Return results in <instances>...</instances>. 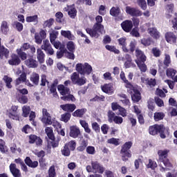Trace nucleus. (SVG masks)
Returning <instances> with one entry per match:
<instances>
[{"mask_svg": "<svg viewBox=\"0 0 177 177\" xmlns=\"http://www.w3.org/2000/svg\"><path fill=\"white\" fill-rule=\"evenodd\" d=\"M149 133L153 136L159 133L161 139H165L166 133H169V128L165 127L164 124H156L149 127Z\"/></svg>", "mask_w": 177, "mask_h": 177, "instance_id": "obj_1", "label": "nucleus"}, {"mask_svg": "<svg viewBox=\"0 0 177 177\" xmlns=\"http://www.w3.org/2000/svg\"><path fill=\"white\" fill-rule=\"evenodd\" d=\"M132 146H133V142L129 141L126 142L121 147L120 153L121 154V158L124 162H127L132 157V151H131Z\"/></svg>", "mask_w": 177, "mask_h": 177, "instance_id": "obj_2", "label": "nucleus"}, {"mask_svg": "<svg viewBox=\"0 0 177 177\" xmlns=\"http://www.w3.org/2000/svg\"><path fill=\"white\" fill-rule=\"evenodd\" d=\"M86 31L91 38H99L100 37V34H103V31H104V26L102 24H95L93 25V28H86Z\"/></svg>", "mask_w": 177, "mask_h": 177, "instance_id": "obj_3", "label": "nucleus"}, {"mask_svg": "<svg viewBox=\"0 0 177 177\" xmlns=\"http://www.w3.org/2000/svg\"><path fill=\"white\" fill-rule=\"evenodd\" d=\"M127 88L128 93L131 96V100L133 103H138V102L142 100V95L140 94L138 85L133 86L131 84Z\"/></svg>", "mask_w": 177, "mask_h": 177, "instance_id": "obj_4", "label": "nucleus"}, {"mask_svg": "<svg viewBox=\"0 0 177 177\" xmlns=\"http://www.w3.org/2000/svg\"><path fill=\"white\" fill-rule=\"evenodd\" d=\"M168 153H169V149L158 150V161L162 162L167 168H172V163H171L168 158Z\"/></svg>", "mask_w": 177, "mask_h": 177, "instance_id": "obj_5", "label": "nucleus"}, {"mask_svg": "<svg viewBox=\"0 0 177 177\" xmlns=\"http://www.w3.org/2000/svg\"><path fill=\"white\" fill-rule=\"evenodd\" d=\"M76 70L79 72L82 75H89L93 69L92 68V66H91L88 63H84V65L82 64H76Z\"/></svg>", "mask_w": 177, "mask_h": 177, "instance_id": "obj_6", "label": "nucleus"}, {"mask_svg": "<svg viewBox=\"0 0 177 177\" xmlns=\"http://www.w3.org/2000/svg\"><path fill=\"white\" fill-rule=\"evenodd\" d=\"M71 80L74 85H78L79 86H82V85L86 84V78L80 77V74L77 72L73 73L71 75Z\"/></svg>", "mask_w": 177, "mask_h": 177, "instance_id": "obj_7", "label": "nucleus"}, {"mask_svg": "<svg viewBox=\"0 0 177 177\" xmlns=\"http://www.w3.org/2000/svg\"><path fill=\"white\" fill-rule=\"evenodd\" d=\"M109 122H114L120 125L124 122V119L121 116L115 115V113L113 111H109L107 113Z\"/></svg>", "mask_w": 177, "mask_h": 177, "instance_id": "obj_8", "label": "nucleus"}, {"mask_svg": "<svg viewBox=\"0 0 177 177\" xmlns=\"http://www.w3.org/2000/svg\"><path fill=\"white\" fill-rule=\"evenodd\" d=\"M41 122H44L46 125H52V116H50V113L48 112V109H42V118Z\"/></svg>", "mask_w": 177, "mask_h": 177, "instance_id": "obj_9", "label": "nucleus"}, {"mask_svg": "<svg viewBox=\"0 0 177 177\" xmlns=\"http://www.w3.org/2000/svg\"><path fill=\"white\" fill-rule=\"evenodd\" d=\"M126 13L132 17H139L143 15V12H142L139 9L131 6L126 7Z\"/></svg>", "mask_w": 177, "mask_h": 177, "instance_id": "obj_10", "label": "nucleus"}, {"mask_svg": "<svg viewBox=\"0 0 177 177\" xmlns=\"http://www.w3.org/2000/svg\"><path fill=\"white\" fill-rule=\"evenodd\" d=\"M24 63L28 68H37L38 67V62L34 59V55H29Z\"/></svg>", "mask_w": 177, "mask_h": 177, "instance_id": "obj_11", "label": "nucleus"}, {"mask_svg": "<svg viewBox=\"0 0 177 177\" xmlns=\"http://www.w3.org/2000/svg\"><path fill=\"white\" fill-rule=\"evenodd\" d=\"M122 30L124 31V32H131L132 31V28H133V24L132 21L129 19L124 20L120 24Z\"/></svg>", "mask_w": 177, "mask_h": 177, "instance_id": "obj_12", "label": "nucleus"}, {"mask_svg": "<svg viewBox=\"0 0 177 177\" xmlns=\"http://www.w3.org/2000/svg\"><path fill=\"white\" fill-rule=\"evenodd\" d=\"M135 53L136 57V59H135L136 63L139 62H142V63H145V62H146V55H145V53L142 50L139 49V48H137L136 49Z\"/></svg>", "mask_w": 177, "mask_h": 177, "instance_id": "obj_13", "label": "nucleus"}, {"mask_svg": "<svg viewBox=\"0 0 177 177\" xmlns=\"http://www.w3.org/2000/svg\"><path fill=\"white\" fill-rule=\"evenodd\" d=\"M10 172L13 177H23L21 171L17 168L15 163H11L9 166Z\"/></svg>", "mask_w": 177, "mask_h": 177, "instance_id": "obj_14", "label": "nucleus"}, {"mask_svg": "<svg viewBox=\"0 0 177 177\" xmlns=\"http://www.w3.org/2000/svg\"><path fill=\"white\" fill-rule=\"evenodd\" d=\"M10 66H19L21 63V59L19 57L17 54L12 53L10 55V59L8 61Z\"/></svg>", "mask_w": 177, "mask_h": 177, "instance_id": "obj_15", "label": "nucleus"}, {"mask_svg": "<svg viewBox=\"0 0 177 177\" xmlns=\"http://www.w3.org/2000/svg\"><path fill=\"white\" fill-rule=\"evenodd\" d=\"M81 135V130L77 126H71L70 127V133L69 136L73 138V139H77Z\"/></svg>", "mask_w": 177, "mask_h": 177, "instance_id": "obj_16", "label": "nucleus"}, {"mask_svg": "<svg viewBox=\"0 0 177 177\" xmlns=\"http://www.w3.org/2000/svg\"><path fill=\"white\" fill-rule=\"evenodd\" d=\"M165 38L168 44H176L177 37L173 32H167Z\"/></svg>", "mask_w": 177, "mask_h": 177, "instance_id": "obj_17", "label": "nucleus"}, {"mask_svg": "<svg viewBox=\"0 0 177 177\" xmlns=\"http://www.w3.org/2000/svg\"><path fill=\"white\" fill-rule=\"evenodd\" d=\"M19 106H12L11 110L12 112L8 113L9 118H12V120H15L16 121H20V116L17 114V109Z\"/></svg>", "mask_w": 177, "mask_h": 177, "instance_id": "obj_18", "label": "nucleus"}, {"mask_svg": "<svg viewBox=\"0 0 177 177\" xmlns=\"http://www.w3.org/2000/svg\"><path fill=\"white\" fill-rule=\"evenodd\" d=\"M60 109L66 113H73L77 106L75 104H64L60 105Z\"/></svg>", "mask_w": 177, "mask_h": 177, "instance_id": "obj_19", "label": "nucleus"}, {"mask_svg": "<svg viewBox=\"0 0 177 177\" xmlns=\"http://www.w3.org/2000/svg\"><path fill=\"white\" fill-rule=\"evenodd\" d=\"M42 139L40 137H38L34 134H31L29 136V141L30 145H34L36 143L37 146H42Z\"/></svg>", "mask_w": 177, "mask_h": 177, "instance_id": "obj_20", "label": "nucleus"}, {"mask_svg": "<svg viewBox=\"0 0 177 177\" xmlns=\"http://www.w3.org/2000/svg\"><path fill=\"white\" fill-rule=\"evenodd\" d=\"M118 42L119 44V46L122 47V50L124 53H128L129 52V49L127 47V37H120L118 39Z\"/></svg>", "mask_w": 177, "mask_h": 177, "instance_id": "obj_21", "label": "nucleus"}, {"mask_svg": "<svg viewBox=\"0 0 177 177\" xmlns=\"http://www.w3.org/2000/svg\"><path fill=\"white\" fill-rule=\"evenodd\" d=\"M101 89L104 93H107L111 95L114 92V88L113 87V84H104L103 86H101Z\"/></svg>", "mask_w": 177, "mask_h": 177, "instance_id": "obj_22", "label": "nucleus"}, {"mask_svg": "<svg viewBox=\"0 0 177 177\" xmlns=\"http://www.w3.org/2000/svg\"><path fill=\"white\" fill-rule=\"evenodd\" d=\"M57 90L59 92L60 95H62V96H66L71 93V91L70 90V88L66 87L63 84L58 85Z\"/></svg>", "mask_w": 177, "mask_h": 177, "instance_id": "obj_23", "label": "nucleus"}, {"mask_svg": "<svg viewBox=\"0 0 177 177\" xmlns=\"http://www.w3.org/2000/svg\"><path fill=\"white\" fill-rule=\"evenodd\" d=\"M91 166L93 169L97 171L99 174H103L104 172V167L97 161H92Z\"/></svg>", "mask_w": 177, "mask_h": 177, "instance_id": "obj_24", "label": "nucleus"}, {"mask_svg": "<svg viewBox=\"0 0 177 177\" xmlns=\"http://www.w3.org/2000/svg\"><path fill=\"white\" fill-rule=\"evenodd\" d=\"M37 59L40 64L45 63V53L41 48L37 49Z\"/></svg>", "mask_w": 177, "mask_h": 177, "instance_id": "obj_25", "label": "nucleus"}, {"mask_svg": "<svg viewBox=\"0 0 177 177\" xmlns=\"http://www.w3.org/2000/svg\"><path fill=\"white\" fill-rule=\"evenodd\" d=\"M147 32L152 38H154V39H158V38H160V32H158L156 28H148Z\"/></svg>", "mask_w": 177, "mask_h": 177, "instance_id": "obj_26", "label": "nucleus"}, {"mask_svg": "<svg viewBox=\"0 0 177 177\" xmlns=\"http://www.w3.org/2000/svg\"><path fill=\"white\" fill-rule=\"evenodd\" d=\"M25 164L28 165L30 168H37L38 167V161L35 160L32 162L31 158L27 156L24 160Z\"/></svg>", "mask_w": 177, "mask_h": 177, "instance_id": "obj_27", "label": "nucleus"}, {"mask_svg": "<svg viewBox=\"0 0 177 177\" xmlns=\"http://www.w3.org/2000/svg\"><path fill=\"white\" fill-rule=\"evenodd\" d=\"M0 31L4 35H8V32H9V24H8V21H3L1 22V27H0Z\"/></svg>", "mask_w": 177, "mask_h": 177, "instance_id": "obj_28", "label": "nucleus"}, {"mask_svg": "<svg viewBox=\"0 0 177 177\" xmlns=\"http://www.w3.org/2000/svg\"><path fill=\"white\" fill-rule=\"evenodd\" d=\"M58 84H59V80L55 79L53 81L50 88V93L53 94L54 97H57V91L56 90V87L57 86Z\"/></svg>", "mask_w": 177, "mask_h": 177, "instance_id": "obj_29", "label": "nucleus"}, {"mask_svg": "<svg viewBox=\"0 0 177 177\" xmlns=\"http://www.w3.org/2000/svg\"><path fill=\"white\" fill-rule=\"evenodd\" d=\"M9 53H10V52L8 48H5V46H2L0 47V59H3L4 57L8 59V57H9Z\"/></svg>", "mask_w": 177, "mask_h": 177, "instance_id": "obj_30", "label": "nucleus"}, {"mask_svg": "<svg viewBox=\"0 0 177 177\" xmlns=\"http://www.w3.org/2000/svg\"><path fill=\"white\" fill-rule=\"evenodd\" d=\"M68 8H69V10L68 11V15L71 19H75L77 17V8L74 7V6H68Z\"/></svg>", "mask_w": 177, "mask_h": 177, "instance_id": "obj_31", "label": "nucleus"}, {"mask_svg": "<svg viewBox=\"0 0 177 177\" xmlns=\"http://www.w3.org/2000/svg\"><path fill=\"white\" fill-rule=\"evenodd\" d=\"M86 113V109L83 108L81 109H77L73 113L72 115L73 117H78L79 118H82L84 117V114Z\"/></svg>", "mask_w": 177, "mask_h": 177, "instance_id": "obj_32", "label": "nucleus"}, {"mask_svg": "<svg viewBox=\"0 0 177 177\" xmlns=\"http://www.w3.org/2000/svg\"><path fill=\"white\" fill-rule=\"evenodd\" d=\"M31 82H32L33 85L36 86L39 84V74L37 73H33L30 77Z\"/></svg>", "mask_w": 177, "mask_h": 177, "instance_id": "obj_33", "label": "nucleus"}, {"mask_svg": "<svg viewBox=\"0 0 177 177\" xmlns=\"http://www.w3.org/2000/svg\"><path fill=\"white\" fill-rule=\"evenodd\" d=\"M110 15L113 17H118L121 15V9L120 7H112L110 10Z\"/></svg>", "mask_w": 177, "mask_h": 177, "instance_id": "obj_34", "label": "nucleus"}, {"mask_svg": "<svg viewBox=\"0 0 177 177\" xmlns=\"http://www.w3.org/2000/svg\"><path fill=\"white\" fill-rule=\"evenodd\" d=\"M17 55L21 59L22 61L27 60V53L23 50L22 48H17L16 50Z\"/></svg>", "mask_w": 177, "mask_h": 177, "instance_id": "obj_35", "label": "nucleus"}, {"mask_svg": "<svg viewBox=\"0 0 177 177\" xmlns=\"http://www.w3.org/2000/svg\"><path fill=\"white\" fill-rule=\"evenodd\" d=\"M165 113L164 112H155L153 115V120L156 122L164 120Z\"/></svg>", "mask_w": 177, "mask_h": 177, "instance_id": "obj_36", "label": "nucleus"}, {"mask_svg": "<svg viewBox=\"0 0 177 177\" xmlns=\"http://www.w3.org/2000/svg\"><path fill=\"white\" fill-rule=\"evenodd\" d=\"M105 49L109 52L115 53V55H120V53H121V51H120V50H118L115 46H111L107 44L105 46Z\"/></svg>", "mask_w": 177, "mask_h": 177, "instance_id": "obj_37", "label": "nucleus"}, {"mask_svg": "<svg viewBox=\"0 0 177 177\" xmlns=\"http://www.w3.org/2000/svg\"><path fill=\"white\" fill-rule=\"evenodd\" d=\"M4 82L6 83V86L8 89H12V82H13V79L12 77L8 76V75H4L3 78Z\"/></svg>", "mask_w": 177, "mask_h": 177, "instance_id": "obj_38", "label": "nucleus"}, {"mask_svg": "<svg viewBox=\"0 0 177 177\" xmlns=\"http://www.w3.org/2000/svg\"><path fill=\"white\" fill-rule=\"evenodd\" d=\"M80 124L82 127V128H84V129L86 133H91V130L89 128V124H88V122H86V121L80 120Z\"/></svg>", "mask_w": 177, "mask_h": 177, "instance_id": "obj_39", "label": "nucleus"}, {"mask_svg": "<svg viewBox=\"0 0 177 177\" xmlns=\"http://www.w3.org/2000/svg\"><path fill=\"white\" fill-rule=\"evenodd\" d=\"M61 35H62V37H64V38H67L70 41L74 39V35H72L71 31L70 30H62Z\"/></svg>", "mask_w": 177, "mask_h": 177, "instance_id": "obj_40", "label": "nucleus"}, {"mask_svg": "<svg viewBox=\"0 0 177 177\" xmlns=\"http://www.w3.org/2000/svg\"><path fill=\"white\" fill-rule=\"evenodd\" d=\"M120 80H122V81H123V82L125 84V88H128L132 85L131 82L127 80V77H125V73L124 71L120 72Z\"/></svg>", "mask_w": 177, "mask_h": 177, "instance_id": "obj_41", "label": "nucleus"}, {"mask_svg": "<svg viewBox=\"0 0 177 177\" xmlns=\"http://www.w3.org/2000/svg\"><path fill=\"white\" fill-rule=\"evenodd\" d=\"M176 70L172 68H167L166 71V75L168 78H174L176 75Z\"/></svg>", "mask_w": 177, "mask_h": 177, "instance_id": "obj_42", "label": "nucleus"}, {"mask_svg": "<svg viewBox=\"0 0 177 177\" xmlns=\"http://www.w3.org/2000/svg\"><path fill=\"white\" fill-rule=\"evenodd\" d=\"M64 145L66 146L71 151H74L77 146V142H75V140H71L70 142L66 143Z\"/></svg>", "mask_w": 177, "mask_h": 177, "instance_id": "obj_43", "label": "nucleus"}, {"mask_svg": "<svg viewBox=\"0 0 177 177\" xmlns=\"http://www.w3.org/2000/svg\"><path fill=\"white\" fill-rule=\"evenodd\" d=\"M22 117L27 118L30 115V111H31V108L28 106H24L22 108Z\"/></svg>", "mask_w": 177, "mask_h": 177, "instance_id": "obj_44", "label": "nucleus"}, {"mask_svg": "<svg viewBox=\"0 0 177 177\" xmlns=\"http://www.w3.org/2000/svg\"><path fill=\"white\" fill-rule=\"evenodd\" d=\"M55 23V19L53 18H50L49 19H47L45 21L43 24V27L44 28H50L52 27V25L54 24Z\"/></svg>", "mask_w": 177, "mask_h": 177, "instance_id": "obj_45", "label": "nucleus"}, {"mask_svg": "<svg viewBox=\"0 0 177 177\" xmlns=\"http://www.w3.org/2000/svg\"><path fill=\"white\" fill-rule=\"evenodd\" d=\"M63 17H64V15L62 12H57L55 13V21L57 23L62 24V23H63Z\"/></svg>", "mask_w": 177, "mask_h": 177, "instance_id": "obj_46", "label": "nucleus"}, {"mask_svg": "<svg viewBox=\"0 0 177 177\" xmlns=\"http://www.w3.org/2000/svg\"><path fill=\"white\" fill-rule=\"evenodd\" d=\"M136 45H138V43L136 42V41L135 40L131 41L129 45V52H130V53H133L134 52H136Z\"/></svg>", "mask_w": 177, "mask_h": 177, "instance_id": "obj_47", "label": "nucleus"}, {"mask_svg": "<svg viewBox=\"0 0 177 177\" xmlns=\"http://www.w3.org/2000/svg\"><path fill=\"white\" fill-rule=\"evenodd\" d=\"M136 63L138 67L140 68V71H142V73H146V71H147V66L146 65V64H145V62H138Z\"/></svg>", "mask_w": 177, "mask_h": 177, "instance_id": "obj_48", "label": "nucleus"}, {"mask_svg": "<svg viewBox=\"0 0 177 177\" xmlns=\"http://www.w3.org/2000/svg\"><path fill=\"white\" fill-rule=\"evenodd\" d=\"M66 48L69 52H75V44H74V41H73L67 42Z\"/></svg>", "mask_w": 177, "mask_h": 177, "instance_id": "obj_49", "label": "nucleus"}, {"mask_svg": "<svg viewBox=\"0 0 177 177\" xmlns=\"http://www.w3.org/2000/svg\"><path fill=\"white\" fill-rule=\"evenodd\" d=\"M59 32L56 30H53V32L50 33V41L51 44L55 43V41H56V39L57 38Z\"/></svg>", "mask_w": 177, "mask_h": 177, "instance_id": "obj_50", "label": "nucleus"}, {"mask_svg": "<svg viewBox=\"0 0 177 177\" xmlns=\"http://www.w3.org/2000/svg\"><path fill=\"white\" fill-rule=\"evenodd\" d=\"M56 167L53 165L48 169V176L49 177H56Z\"/></svg>", "mask_w": 177, "mask_h": 177, "instance_id": "obj_51", "label": "nucleus"}, {"mask_svg": "<svg viewBox=\"0 0 177 177\" xmlns=\"http://www.w3.org/2000/svg\"><path fill=\"white\" fill-rule=\"evenodd\" d=\"M71 118V113H65L61 115V121L64 122H68L69 120Z\"/></svg>", "mask_w": 177, "mask_h": 177, "instance_id": "obj_52", "label": "nucleus"}, {"mask_svg": "<svg viewBox=\"0 0 177 177\" xmlns=\"http://www.w3.org/2000/svg\"><path fill=\"white\" fill-rule=\"evenodd\" d=\"M140 42L144 46H150L151 45V38H143L141 39Z\"/></svg>", "mask_w": 177, "mask_h": 177, "instance_id": "obj_53", "label": "nucleus"}, {"mask_svg": "<svg viewBox=\"0 0 177 177\" xmlns=\"http://www.w3.org/2000/svg\"><path fill=\"white\" fill-rule=\"evenodd\" d=\"M88 147V142L86 140H83L80 144V145L77 147L78 151H84L85 149Z\"/></svg>", "mask_w": 177, "mask_h": 177, "instance_id": "obj_54", "label": "nucleus"}, {"mask_svg": "<svg viewBox=\"0 0 177 177\" xmlns=\"http://www.w3.org/2000/svg\"><path fill=\"white\" fill-rule=\"evenodd\" d=\"M61 99H62V100H64V101H66V100H68V101L71 100V102L75 101V97H74V95L71 93L67 94V95L61 97Z\"/></svg>", "mask_w": 177, "mask_h": 177, "instance_id": "obj_55", "label": "nucleus"}, {"mask_svg": "<svg viewBox=\"0 0 177 177\" xmlns=\"http://www.w3.org/2000/svg\"><path fill=\"white\" fill-rule=\"evenodd\" d=\"M71 151L70 149H68L66 146H64V148L61 150V153L62 156H64L65 157H68L70 154H71Z\"/></svg>", "mask_w": 177, "mask_h": 177, "instance_id": "obj_56", "label": "nucleus"}, {"mask_svg": "<svg viewBox=\"0 0 177 177\" xmlns=\"http://www.w3.org/2000/svg\"><path fill=\"white\" fill-rule=\"evenodd\" d=\"M137 2L142 10H146V9H147V3L146 2V0H137Z\"/></svg>", "mask_w": 177, "mask_h": 177, "instance_id": "obj_57", "label": "nucleus"}, {"mask_svg": "<svg viewBox=\"0 0 177 177\" xmlns=\"http://www.w3.org/2000/svg\"><path fill=\"white\" fill-rule=\"evenodd\" d=\"M26 21H27V23H33L35 21H38V15H35L33 16L26 17Z\"/></svg>", "mask_w": 177, "mask_h": 177, "instance_id": "obj_58", "label": "nucleus"}, {"mask_svg": "<svg viewBox=\"0 0 177 177\" xmlns=\"http://www.w3.org/2000/svg\"><path fill=\"white\" fill-rule=\"evenodd\" d=\"M18 102L21 103V104H26L28 103V97L26 95H21L18 98Z\"/></svg>", "mask_w": 177, "mask_h": 177, "instance_id": "obj_59", "label": "nucleus"}, {"mask_svg": "<svg viewBox=\"0 0 177 177\" xmlns=\"http://www.w3.org/2000/svg\"><path fill=\"white\" fill-rule=\"evenodd\" d=\"M106 97L104 95H95L93 98L90 100V102H104Z\"/></svg>", "mask_w": 177, "mask_h": 177, "instance_id": "obj_60", "label": "nucleus"}, {"mask_svg": "<svg viewBox=\"0 0 177 177\" xmlns=\"http://www.w3.org/2000/svg\"><path fill=\"white\" fill-rule=\"evenodd\" d=\"M147 168L156 169V168H157V162H156V161H153L151 159H149V163L147 165Z\"/></svg>", "mask_w": 177, "mask_h": 177, "instance_id": "obj_61", "label": "nucleus"}, {"mask_svg": "<svg viewBox=\"0 0 177 177\" xmlns=\"http://www.w3.org/2000/svg\"><path fill=\"white\" fill-rule=\"evenodd\" d=\"M108 143H109V145H114V146H119L120 145V139L118 138H110L108 140Z\"/></svg>", "mask_w": 177, "mask_h": 177, "instance_id": "obj_62", "label": "nucleus"}, {"mask_svg": "<svg viewBox=\"0 0 177 177\" xmlns=\"http://www.w3.org/2000/svg\"><path fill=\"white\" fill-rule=\"evenodd\" d=\"M151 53L155 57H160V56H161V50H160L157 47L152 48Z\"/></svg>", "mask_w": 177, "mask_h": 177, "instance_id": "obj_63", "label": "nucleus"}, {"mask_svg": "<svg viewBox=\"0 0 177 177\" xmlns=\"http://www.w3.org/2000/svg\"><path fill=\"white\" fill-rule=\"evenodd\" d=\"M86 153L87 154H91V156L95 155L96 153V149H95V147H93V146L87 147Z\"/></svg>", "mask_w": 177, "mask_h": 177, "instance_id": "obj_64", "label": "nucleus"}]
</instances>
